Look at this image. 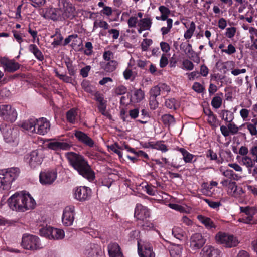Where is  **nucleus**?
Wrapping results in <instances>:
<instances>
[{"mask_svg":"<svg viewBox=\"0 0 257 257\" xmlns=\"http://www.w3.org/2000/svg\"><path fill=\"white\" fill-rule=\"evenodd\" d=\"M166 23L167 26L162 27L160 29L161 34L163 36H165L168 34L173 27V20L172 19H169L167 20V21H166Z\"/></svg>","mask_w":257,"mask_h":257,"instance_id":"obj_39","label":"nucleus"},{"mask_svg":"<svg viewBox=\"0 0 257 257\" xmlns=\"http://www.w3.org/2000/svg\"><path fill=\"white\" fill-rule=\"evenodd\" d=\"M152 23V19L149 16L139 20L136 16H132L127 21L128 27L137 28L139 34H141L144 31L150 30Z\"/></svg>","mask_w":257,"mask_h":257,"instance_id":"obj_5","label":"nucleus"},{"mask_svg":"<svg viewBox=\"0 0 257 257\" xmlns=\"http://www.w3.org/2000/svg\"><path fill=\"white\" fill-rule=\"evenodd\" d=\"M183 247L181 245L173 244L169 246L171 257H182Z\"/></svg>","mask_w":257,"mask_h":257,"instance_id":"obj_27","label":"nucleus"},{"mask_svg":"<svg viewBox=\"0 0 257 257\" xmlns=\"http://www.w3.org/2000/svg\"><path fill=\"white\" fill-rule=\"evenodd\" d=\"M138 252L140 257H155L152 246L149 242L138 241Z\"/></svg>","mask_w":257,"mask_h":257,"instance_id":"obj_11","label":"nucleus"},{"mask_svg":"<svg viewBox=\"0 0 257 257\" xmlns=\"http://www.w3.org/2000/svg\"><path fill=\"white\" fill-rule=\"evenodd\" d=\"M207 120L208 123L212 126H216L217 125V119L215 116L211 112L208 115Z\"/></svg>","mask_w":257,"mask_h":257,"instance_id":"obj_54","label":"nucleus"},{"mask_svg":"<svg viewBox=\"0 0 257 257\" xmlns=\"http://www.w3.org/2000/svg\"><path fill=\"white\" fill-rule=\"evenodd\" d=\"M144 97V92L141 89H134L132 91L130 100L132 103H136L142 101Z\"/></svg>","mask_w":257,"mask_h":257,"instance_id":"obj_26","label":"nucleus"},{"mask_svg":"<svg viewBox=\"0 0 257 257\" xmlns=\"http://www.w3.org/2000/svg\"><path fill=\"white\" fill-rule=\"evenodd\" d=\"M215 241L218 244L227 248L236 246L239 243V241L236 237L222 232H219L216 234Z\"/></svg>","mask_w":257,"mask_h":257,"instance_id":"obj_6","label":"nucleus"},{"mask_svg":"<svg viewBox=\"0 0 257 257\" xmlns=\"http://www.w3.org/2000/svg\"><path fill=\"white\" fill-rule=\"evenodd\" d=\"M110 149L112 151L117 154L119 158L122 157V153L120 151V150H121V147H119L117 144H115L114 145H111Z\"/></svg>","mask_w":257,"mask_h":257,"instance_id":"obj_58","label":"nucleus"},{"mask_svg":"<svg viewBox=\"0 0 257 257\" xmlns=\"http://www.w3.org/2000/svg\"><path fill=\"white\" fill-rule=\"evenodd\" d=\"M141 227L145 230H151L154 228V224L153 222L147 219L145 221H141L140 222Z\"/></svg>","mask_w":257,"mask_h":257,"instance_id":"obj_44","label":"nucleus"},{"mask_svg":"<svg viewBox=\"0 0 257 257\" xmlns=\"http://www.w3.org/2000/svg\"><path fill=\"white\" fill-rule=\"evenodd\" d=\"M169 207L171 209L178 211L180 212H187L186 209L182 206L177 204L170 203L168 205Z\"/></svg>","mask_w":257,"mask_h":257,"instance_id":"obj_51","label":"nucleus"},{"mask_svg":"<svg viewBox=\"0 0 257 257\" xmlns=\"http://www.w3.org/2000/svg\"><path fill=\"white\" fill-rule=\"evenodd\" d=\"M75 14V9L74 6L70 3H65L64 4V11H62L63 19L67 18L72 19Z\"/></svg>","mask_w":257,"mask_h":257,"instance_id":"obj_24","label":"nucleus"},{"mask_svg":"<svg viewBox=\"0 0 257 257\" xmlns=\"http://www.w3.org/2000/svg\"><path fill=\"white\" fill-rule=\"evenodd\" d=\"M140 236V231L138 230H134L130 231V232L128 234V241H131L134 240H137L138 241H141V240H139V238Z\"/></svg>","mask_w":257,"mask_h":257,"instance_id":"obj_43","label":"nucleus"},{"mask_svg":"<svg viewBox=\"0 0 257 257\" xmlns=\"http://www.w3.org/2000/svg\"><path fill=\"white\" fill-rule=\"evenodd\" d=\"M0 130L6 142L17 145L18 143L19 131L17 128L11 127L5 124H2Z\"/></svg>","mask_w":257,"mask_h":257,"instance_id":"obj_8","label":"nucleus"},{"mask_svg":"<svg viewBox=\"0 0 257 257\" xmlns=\"http://www.w3.org/2000/svg\"><path fill=\"white\" fill-rule=\"evenodd\" d=\"M152 40L150 39H144L141 43V48L144 51H147L152 44Z\"/></svg>","mask_w":257,"mask_h":257,"instance_id":"obj_52","label":"nucleus"},{"mask_svg":"<svg viewBox=\"0 0 257 257\" xmlns=\"http://www.w3.org/2000/svg\"><path fill=\"white\" fill-rule=\"evenodd\" d=\"M161 13V16H156V19L158 21H167L169 18L168 17L171 14L170 10L165 6L161 5L158 8Z\"/></svg>","mask_w":257,"mask_h":257,"instance_id":"obj_28","label":"nucleus"},{"mask_svg":"<svg viewBox=\"0 0 257 257\" xmlns=\"http://www.w3.org/2000/svg\"><path fill=\"white\" fill-rule=\"evenodd\" d=\"M172 234L177 239L182 240L186 237L185 232L179 227H174L172 229Z\"/></svg>","mask_w":257,"mask_h":257,"instance_id":"obj_32","label":"nucleus"},{"mask_svg":"<svg viewBox=\"0 0 257 257\" xmlns=\"http://www.w3.org/2000/svg\"><path fill=\"white\" fill-rule=\"evenodd\" d=\"M47 147L51 150L58 151L67 150L71 147V144L64 141H58L55 139L51 140L47 144Z\"/></svg>","mask_w":257,"mask_h":257,"instance_id":"obj_20","label":"nucleus"},{"mask_svg":"<svg viewBox=\"0 0 257 257\" xmlns=\"http://www.w3.org/2000/svg\"><path fill=\"white\" fill-rule=\"evenodd\" d=\"M178 150L182 154L183 159L186 163H191L194 157V156L188 152L184 148H180Z\"/></svg>","mask_w":257,"mask_h":257,"instance_id":"obj_33","label":"nucleus"},{"mask_svg":"<svg viewBox=\"0 0 257 257\" xmlns=\"http://www.w3.org/2000/svg\"><path fill=\"white\" fill-rule=\"evenodd\" d=\"M44 17L53 20H63L62 11L52 8L46 10Z\"/></svg>","mask_w":257,"mask_h":257,"instance_id":"obj_22","label":"nucleus"},{"mask_svg":"<svg viewBox=\"0 0 257 257\" xmlns=\"http://www.w3.org/2000/svg\"><path fill=\"white\" fill-rule=\"evenodd\" d=\"M101 252L100 247L97 244L89 243L83 248V253L87 257H95Z\"/></svg>","mask_w":257,"mask_h":257,"instance_id":"obj_19","label":"nucleus"},{"mask_svg":"<svg viewBox=\"0 0 257 257\" xmlns=\"http://www.w3.org/2000/svg\"><path fill=\"white\" fill-rule=\"evenodd\" d=\"M22 246L25 249L30 250H37L43 247L39 238L30 234H25L23 236Z\"/></svg>","mask_w":257,"mask_h":257,"instance_id":"obj_7","label":"nucleus"},{"mask_svg":"<svg viewBox=\"0 0 257 257\" xmlns=\"http://www.w3.org/2000/svg\"><path fill=\"white\" fill-rule=\"evenodd\" d=\"M75 136L79 140V141L83 143L85 145L92 147L93 146V141L85 133L81 131H76Z\"/></svg>","mask_w":257,"mask_h":257,"instance_id":"obj_25","label":"nucleus"},{"mask_svg":"<svg viewBox=\"0 0 257 257\" xmlns=\"http://www.w3.org/2000/svg\"><path fill=\"white\" fill-rule=\"evenodd\" d=\"M134 217L138 221H145L150 217V210L141 204H137L135 209Z\"/></svg>","mask_w":257,"mask_h":257,"instance_id":"obj_15","label":"nucleus"},{"mask_svg":"<svg viewBox=\"0 0 257 257\" xmlns=\"http://www.w3.org/2000/svg\"><path fill=\"white\" fill-rule=\"evenodd\" d=\"M0 117L5 121L13 122L17 119V112L11 105L3 104L0 105Z\"/></svg>","mask_w":257,"mask_h":257,"instance_id":"obj_9","label":"nucleus"},{"mask_svg":"<svg viewBox=\"0 0 257 257\" xmlns=\"http://www.w3.org/2000/svg\"><path fill=\"white\" fill-rule=\"evenodd\" d=\"M131 62L128 63L127 68L125 70L123 73L124 78L126 80H133L137 75V73L135 72L132 71L131 69Z\"/></svg>","mask_w":257,"mask_h":257,"instance_id":"obj_34","label":"nucleus"},{"mask_svg":"<svg viewBox=\"0 0 257 257\" xmlns=\"http://www.w3.org/2000/svg\"><path fill=\"white\" fill-rule=\"evenodd\" d=\"M75 215V207L67 206L63 210L62 221L64 225L69 226L72 225Z\"/></svg>","mask_w":257,"mask_h":257,"instance_id":"obj_12","label":"nucleus"},{"mask_svg":"<svg viewBox=\"0 0 257 257\" xmlns=\"http://www.w3.org/2000/svg\"><path fill=\"white\" fill-rule=\"evenodd\" d=\"M77 110L74 108L69 110L66 114L67 120L71 123H75L77 117Z\"/></svg>","mask_w":257,"mask_h":257,"instance_id":"obj_36","label":"nucleus"},{"mask_svg":"<svg viewBox=\"0 0 257 257\" xmlns=\"http://www.w3.org/2000/svg\"><path fill=\"white\" fill-rule=\"evenodd\" d=\"M204 201L207 203L209 207L213 209L218 208L221 205L220 202H215L207 199H204Z\"/></svg>","mask_w":257,"mask_h":257,"instance_id":"obj_57","label":"nucleus"},{"mask_svg":"<svg viewBox=\"0 0 257 257\" xmlns=\"http://www.w3.org/2000/svg\"><path fill=\"white\" fill-rule=\"evenodd\" d=\"M99 27L106 30L108 29L109 25L106 21L102 20L95 21L93 24V31H94Z\"/></svg>","mask_w":257,"mask_h":257,"instance_id":"obj_40","label":"nucleus"},{"mask_svg":"<svg viewBox=\"0 0 257 257\" xmlns=\"http://www.w3.org/2000/svg\"><path fill=\"white\" fill-rule=\"evenodd\" d=\"M183 68L186 70H192L194 68V65L191 61L186 59L183 62Z\"/></svg>","mask_w":257,"mask_h":257,"instance_id":"obj_55","label":"nucleus"},{"mask_svg":"<svg viewBox=\"0 0 257 257\" xmlns=\"http://www.w3.org/2000/svg\"><path fill=\"white\" fill-rule=\"evenodd\" d=\"M55 36L56 37V38H55L53 42L52 43V45H53L54 47L60 45L63 40V37L60 34L58 35L56 34Z\"/></svg>","mask_w":257,"mask_h":257,"instance_id":"obj_61","label":"nucleus"},{"mask_svg":"<svg viewBox=\"0 0 257 257\" xmlns=\"http://www.w3.org/2000/svg\"><path fill=\"white\" fill-rule=\"evenodd\" d=\"M117 62L115 60L108 61L106 64L105 69L108 72H112L116 68Z\"/></svg>","mask_w":257,"mask_h":257,"instance_id":"obj_45","label":"nucleus"},{"mask_svg":"<svg viewBox=\"0 0 257 257\" xmlns=\"http://www.w3.org/2000/svg\"><path fill=\"white\" fill-rule=\"evenodd\" d=\"M21 126L31 133L45 135L50 130V121L44 117L38 119L31 118L23 121Z\"/></svg>","mask_w":257,"mask_h":257,"instance_id":"obj_3","label":"nucleus"},{"mask_svg":"<svg viewBox=\"0 0 257 257\" xmlns=\"http://www.w3.org/2000/svg\"><path fill=\"white\" fill-rule=\"evenodd\" d=\"M65 155L70 164L80 175L89 181L94 179V172L83 156L74 152H68Z\"/></svg>","mask_w":257,"mask_h":257,"instance_id":"obj_2","label":"nucleus"},{"mask_svg":"<svg viewBox=\"0 0 257 257\" xmlns=\"http://www.w3.org/2000/svg\"><path fill=\"white\" fill-rule=\"evenodd\" d=\"M109 257H124L120 246L116 243H110L108 246Z\"/></svg>","mask_w":257,"mask_h":257,"instance_id":"obj_23","label":"nucleus"},{"mask_svg":"<svg viewBox=\"0 0 257 257\" xmlns=\"http://www.w3.org/2000/svg\"><path fill=\"white\" fill-rule=\"evenodd\" d=\"M51 239L59 240L64 238L65 236L64 231L61 229L54 228Z\"/></svg>","mask_w":257,"mask_h":257,"instance_id":"obj_35","label":"nucleus"},{"mask_svg":"<svg viewBox=\"0 0 257 257\" xmlns=\"http://www.w3.org/2000/svg\"><path fill=\"white\" fill-rule=\"evenodd\" d=\"M200 255L201 257H221V251L211 245H206L202 249Z\"/></svg>","mask_w":257,"mask_h":257,"instance_id":"obj_21","label":"nucleus"},{"mask_svg":"<svg viewBox=\"0 0 257 257\" xmlns=\"http://www.w3.org/2000/svg\"><path fill=\"white\" fill-rule=\"evenodd\" d=\"M0 64L4 71L8 72H14L20 68V65L18 62L14 60H10L6 57L0 58Z\"/></svg>","mask_w":257,"mask_h":257,"instance_id":"obj_17","label":"nucleus"},{"mask_svg":"<svg viewBox=\"0 0 257 257\" xmlns=\"http://www.w3.org/2000/svg\"><path fill=\"white\" fill-rule=\"evenodd\" d=\"M19 173V169L17 168L0 171V191L9 190L12 182L18 177Z\"/></svg>","mask_w":257,"mask_h":257,"instance_id":"obj_4","label":"nucleus"},{"mask_svg":"<svg viewBox=\"0 0 257 257\" xmlns=\"http://www.w3.org/2000/svg\"><path fill=\"white\" fill-rule=\"evenodd\" d=\"M161 94L168 93L170 91V87L165 83H160L159 84Z\"/></svg>","mask_w":257,"mask_h":257,"instance_id":"obj_63","label":"nucleus"},{"mask_svg":"<svg viewBox=\"0 0 257 257\" xmlns=\"http://www.w3.org/2000/svg\"><path fill=\"white\" fill-rule=\"evenodd\" d=\"M57 178V174L54 171H44L39 175L40 182L42 185H50Z\"/></svg>","mask_w":257,"mask_h":257,"instance_id":"obj_18","label":"nucleus"},{"mask_svg":"<svg viewBox=\"0 0 257 257\" xmlns=\"http://www.w3.org/2000/svg\"><path fill=\"white\" fill-rule=\"evenodd\" d=\"M222 104V99L219 96L214 97L211 101L212 106L215 108H219Z\"/></svg>","mask_w":257,"mask_h":257,"instance_id":"obj_48","label":"nucleus"},{"mask_svg":"<svg viewBox=\"0 0 257 257\" xmlns=\"http://www.w3.org/2000/svg\"><path fill=\"white\" fill-rule=\"evenodd\" d=\"M227 126L229 129L228 131L229 132L230 134H236L239 131V128L234 123L229 122Z\"/></svg>","mask_w":257,"mask_h":257,"instance_id":"obj_53","label":"nucleus"},{"mask_svg":"<svg viewBox=\"0 0 257 257\" xmlns=\"http://www.w3.org/2000/svg\"><path fill=\"white\" fill-rule=\"evenodd\" d=\"M88 233L92 237L94 238H101L103 237L102 231L101 229L98 230V229H90L88 231Z\"/></svg>","mask_w":257,"mask_h":257,"instance_id":"obj_47","label":"nucleus"},{"mask_svg":"<svg viewBox=\"0 0 257 257\" xmlns=\"http://www.w3.org/2000/svg\"><path fill=\"white\" fill-rule=\"evenodd\" d=\"M185 27L187 29L185 32L184 34V37L186 39H190L193 35V34L196 29V25L195 23L192 21L190 25L187 26L186 23H184Z\"/></svg>","mask_w":257,"mask_h":257,"instance_id":"obj_30","label":"nucleus"},{"mask_svg":"<svg viewBox=\"0 0 257 257\" xmlns=\"http://www.w3.org/2000/svg\"><path fill=\"white\" fill-rule=\"evenodd\" d=\"M242 164L247 168H251L253 166L254 161L248 156H245L242 158Z\"/></svg>","mask_w":257,"mask_h":257,"instance_id":"obj_46","label":"nucleus"},{"mask_svg":"<svg viewBox=\"0 0 257 257\" xmlns=\"http://www.w3.org/2000/svg\"><path fill=\"white\" fill-rule=\"evenodd\" d=\"M42 154L37 150L31 152L26 158V161L31 168H35L39 166L42 163Z\"/></svg>","mask_w":257,"mask_h":257,"instance_id":"obj_16","label":"nucleus"},{"mask_svg":"<svg viewBox=\"0 0 257 257\" xmlns=\"http://www.w3.org/2000/svg\"><path fill=\"white\" fill-rule=\"evenodd\" d=\"M206 239L200 233L193 234L190 240V247L193 251L200 249L205 243Z\"/></svg>","mask_w":257,"mask_h":257,"instance_id":"obj_14","label":"nucleus"},{"mask_svg":"<svg viewBox=\"0 0 257 257\" xmlns=\"http://www.w3.org/2000/svg\"><path fill=\"white\" fill-rule=\"evenodd\" d=\"M166 106L169 109H176L179 104L177 101L174 98L168 99L165 101Z\"/></svg>","mask_w":257,"mask_h":257,"instance_id":"obj_42","label":"nucleus"},{"mask_svg":"<svg viewBox=\"0 0 257 257\" xmlns=\"http://www.w3.org/2000/svg\"><path fill=\"white\" fill-rule=\"evenodd\" d=\"M220 115L222 119L228 122H231L234 119L233 113L228 110H221Z\"/></svg>","mask_w":257,"mask_h":257,"instance_id":"obj_37","label":"nucleus"},{"mask_svg":"<svg viewBox=\"0 0 257 257\" xmlns=\"http://www.w3.org/2000/svg\"><path fill=\"white\" fill-rule=\"evenodd\" d=\"M192 89L197 93H201L203 91V86L199 82H195L193 86Z\"/></svg>","mask_w":257,"mask_h":257,"instance_id":"obj_64","label":"nucleus"},{"mask_svg":"<svg viewBox=\"0 0 257 257\" xmlns=\"http://www.w3.org/2000/svg\"><path fill=\"white\" fill-rule=\"evenodd\" d=\"M10 209L17 212H24L34 209L36 203L33 197L25 191L17 192L7 200Z\"/></svg>","mask_w":257,"mask_h":257,"instance_id":"obj_1","label":"nucleus"},{"mask_svg":"<svg viewBox=\"0 0 257 257\" xmlns=\"http://www.w3.org/2000/svg\"><path fill=\"white\" fill-rule=\"evenodd\" d=\"M56 76L60 79L67 83H70L72 81L71 77L63 74H59L57 71L55 72Z\"/></svg>","mask_w":257,"mask_h":257,"instance_id":"obj_62","label":"nucleus"},{"mask_svg":"<svg viewBox=\"0 0 257 257\" xmlns=\"http://www.w3.org/2000/svg\"><path fill=\"white\" fill-rule=\"evenodd\" d=\"M53 227L50 226H46V227H43L40 229V233L42 236H43L49 239H51L52 234V231Z\"/></svg>","mask_w":257,"mask_h":257,"instance_id":"obj_38","label":"nucleus"},{"mask_svg":"<svg viewBox=\"0 0 257 257\" xmlns=\"http://www.w3.org/2000/svg\"><path fill=\"white\" fill-rule=\"evenodd\" d=\"M162 120L166 125L168 126L174 124L175 123V119L173 116L170 114H165L162 116Z\"/></svg>","mask_w":257,"mask_h":257,"instance_id":"obj_41","label":"nucleus"},{"mask_svg":"<svg viewBox=\"0 0 257 257\" xmlns=\"http://www.w3.org/2000/svg\"><path fill=\"white\" fill-rule=\"evenodd\" d=\"M237 190V185L235 182L232 181L227 187V192L228 194L233 195Z\"/></svg>","mask_w":257,"mask_h":257,"instance_id":"obj_50","label":"nucleus"},{"mask_svg":"<svg viewBox=\"0 0 257 257\" xmlns=\"http://www.w3.org/2000/svg\"><path fill=\"white\" fill-rule=\"evenodd\" d=\"M197 218L201 223L204 225L207 229H210L216 228V225L210 218L202 215H198Z\"/></svg>","mask_w":257,"mask_h":257,"instance_id":"obj_29","label":"nucleus"},{"mask_svg":"<svg viewBox=\"0 0 257 257\" xmlns=\"http://www.w3.org/2000/svg\"><path fill=\"white\" fill-rule=\"evenodd\" d=\"M91 193V190L86 186H80L73 190L74 198L81 202L88 200Z\"/></svg>","mask_w":257,"mask_h":257,"instance_id":"obj_13","label":"nucleus"},{"mask_svg":"<svg viewBox=\"0 0 257 257\" xmlns=\"http://www.w3.org/2000/svg\"><path fill=\"white\" fill-rule=\"evenodd\" d=\"M247 128L249 131V133L252 136L257 135V129L256 126L254 125H252L251 123H246Z\"/></svg>","mask_w":257,"mask_h":257,"instance_id":"obj_59","label":"nucleus"},{"mask_svg":"<svg viewBox=\"0 0 257 257\" xmlns=\"http://www.w3.org/2000/svg\"><path fill=\"white\" fill-rule=\"evenodd\" d=\"M159 85L153 87L150 90L151 96L153 97V99L155 98L161 94L160 89Z\"/></svg>","mask_w":257,"mask_h":257,"instance_id":"obj_49","label":"nucleus"},{"mask_svg":"<svg viewBox=\"0 0 257 257\" xmlns=\"http://www.w3.org/2000/svg\"><path fill=\"white\" fill-rule=\"evenodd\" d=\"M240 210L245 215L238 219L239 222L246 224H253L255 223L253 216L257 212V209L255 207H240Z\"/></svg>","mask_w":257,"mask_h":257,"instance_id":"obj_10","label":"nucleus"},{"mask_svg":"<svg viewBox=\"0 0 257 257\" xmlns=\"http://www.w3.org/2000/svg\"><path fill=\"white\" fill-rule=\"evenodd\" d=\"M221 52L228 55H231L236 52V48L232 44H230L228 45L227 49H222Z\"/></svg>","mask_w":257,"mask_h":257,"instance_id":"obj_56","label":"nucleus"},{"mask_svg":"<svg viewBox=\"0 0 257 257\" xmlns=\"http://www.w3.org/2000/svg\"><path fill=\"white\" fill-rule=\"evenodd\" d=\"M127 91L126 87L123 85H120L116 87L114 90V93L116 95H122L125 94Z\"/></svg>","mask_w":257,"mask_h":257,"instance_id":"obj_60","label":"nucleus"},{"mask_svg":"<svg viewBox=\"0 0 257 257\" xmlns=\"http://www.w3.org/2000/svg\"><path fill=\"white\" fill-rule=\"evenodd\" d=\"M28 49L29 51L33 53L38 60L42 61L44 59V56L42 53L36 45L30 44L29 46Z\"/></svg>","mask_w":257,"mask_h":257,"instance_id":"obj_31","label":"nucleus"}]
</instances>
